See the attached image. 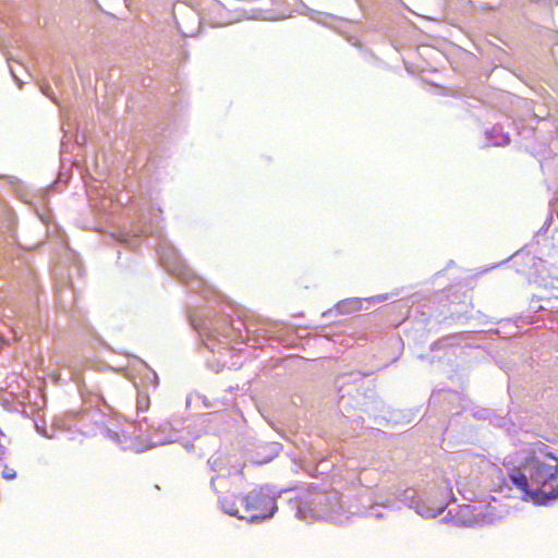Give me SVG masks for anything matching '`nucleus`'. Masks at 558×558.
I'll use <instances>...</instances> for the list:
<instances>
[{
	"mask_svg": "<svg viewBox=\"0 0 558 558\" xmlns=\"http://www.w3.org/2000/svg\"><path fill=\"white\" fill-rule=\"evenodd\" d=\"M140 405L145 404V401L138 400Z\"/></svg>",
	"mask_w": 558,
	"mask_h": 558,
	"instance_id": "20",
	"label": "nucleus"
},
{
	"mask_svg": "<svg viewBox=\"0 0 558 558\" xmlns=\"http://www.w3.org/2000/svg\"><path fill=\"white\" fill-rule=\"evenodd\" d=\"M397 498L409 508L414 509L418 515L425 519L436 518L442 513L446 508V505L442 502L436 504L428 499H418L415 490L411 488L404 489L402 493L397 489Z\"/></svg>",
	"mask_w": 558,
	"mask_h": 558,
	"instance_id": "5",
	"label": "nucleus"
},
{
	"mask_svg": "<svg viewBox=\"0 0 558 558\" xmlns=\"http://www.w3.org/2000/svg\"><path fill=\"white\" fill-rule=\"evenodd\" d=\"M140 405L145 404V401L138 400Z\"/></svg>",
	"mask_w": 558,
	"mask_h": 558,
	"instance_id": "19",
	"label": "nucleus"
},
{
	"mask_svg": "<svg viewBox=\"0 0 558 558\" xmlns=\"http://www.w3.org/2000/svg\"><path fill=\"white\" fill-rule=\"evenodd\" d=\"M518 465L509 469L511 484L521 498L535 505H548L558 499V457L541 441L530 444L517 458Z\"/></svg>",
	"mask_w": 558,
	"mask_h": 558,
	"instance_id": "1",
	"label": "nucleus"
},
{
	"mask_svg": "<svg viewBox=\"0 0 558 558\" xmlns=\"http://www.w3.org/2000/svg\"><path fill=\"white\" fill-rule=\"evenodd\" d=\"M108 202H111V199H107V198H106V199H104V201L101 202V204H100L99 209H100V210H107V208H108L107 203H108Z\"/></svg>",
	"mask_w": 558,
	"mask_h": 558,
	"instance_id": "14",
	"label": "nucleus"
},
{
	"mask_svg": "<svg viewBox=\"0 0 558 558\" xmlns=\"http://www.w3.org/2000/svg\"><path fill=\"white\" fill-rule=\"evenodd\" d=\"M388 300V294H378L376 296L360 299L352 298L341 301L337 305V311L340 314H349L352 312H357L363 310V303H367L368 305H375L377 303H381Z\"/></svg>",
	"mask_w": 558,
	"mask_h": 558,
	"instance_id": "7",
	"label": "nucleus"
},
{
	"mask_svg": "<svg viewBox=\"0 0 558 558\" xmlns=\"http://www.w3.org/2000/svg\"><path fill=\"white\" fill-rule=\"evenodd\" d=\"M482 512L475 506L463 505L459 508L458 513L454 517V523L460 526H474L481 524L492 523V520L481 517Z\"/></svg>",
	"mask_w": 558,
	"mask_h": 558,
	"instance_id": "6",
	"label": "nucleus"
},
{
	"mask_svg": "<svg viewBox=\"0 0 558 558\" xmlns=\"http://www.w3.org/2000/svg\"><path fill=\"white\" fill-rule=\"evenodd\" d=\"M12 76L15 78L16 82H20L19 77L16 76L13 68L10 69Z\"/></svg>",
	"mask_w": 558,
	"mask_h": 558,
	"instance_id": "17",
	"label": "nucleus"
},
{
	"mask_svg": "<svg viewBox=\"0 0 558 558\" xmlns=\"http://www.w3.org/2000/svg\"><path fill=\"white\" fill-rule=\"evenodd\" d=\"M41 92L47 96L49 97L50 99H52L53 101H56L54 97L52 96V94L50 93V87L49 86H43L41 87Z\"/></svg>",
	"mask_w": 558,
	"mask_h": 558,
	"instance_id": "13",
	"label": "nucleus"
},
{
	"mask_svg": "<svg viewBox=\"0 0 558 558\" xmlns=\"http://www.w3.org/2000/svg\"><path fill=\"white\" fill-rule=\"evenodd\" d=\"M165 432H166V427H162V428L160 427L159 428V430L156 433V435L153 436L151 444H150L149 448L161 446V445H167V444H171V442L177 441L178 435L174 432H170L169 436L158 437V433L161 434V433H165Z\"/></svg>",
	"mask_w": 558,
	"mask_h": 558,
	"instance_id": "9",
	"label": "nucleus"
},
{
	"mask_svg": "<svg viewBox=\"0 0 558 558\" xmlns=\"http://www.w3.org/2000/svg\"><path fill=\"white\" fill-rule=\"evenodd\" d=\"M107 436H108L110 439H112V440H114V441H117V442L121 444L120 436H119V434H118L117 432H113V430L108 429V430H107Z\"/></svg>",
	"mask_w": 558,
	"mask_h": 558,
	"instance_id": "12",
	"label": "nucleus"
},
{
	"mask_svg": "<svg viewBox=\"0 0 558 558\" xmlns=\"http://www.w3.org/2000/svg\"><path fill=\"white\" fill-rule=\"evenodd\" d=\"M397 498V489H389L386 494H378L375 498V505L385 508L392 507Z\"/></svg>",
	"mask_w": 558,
	"mask_h": 558,
	"instance_id": "8",
	"label": "nucleus"
},
{
	"mask_svg": "<svg viewBox=\"0 0 558 558\" xmlns=\"http://www.w3.org/2000/svg\"><path fill=\"white\" fill-rule=\"evenodd\" d=\"M2 476L5 478V480H13L16 477V472L11 469V468H5L3 471H2Z\"/></svg>",
	"mask_w": 558,
	"mask_h": 558,
	"instance_id": "11",
	"label": "nucleus"
},
{
	"mask_svg": "<svg viewBox=\"0 0 558 558\" xmlns=\"http://www.w3.org/2000/svg\"><path fill=\"white\" fill-rule=\"evenodd\" d=\"M341 508L338 493L324 494L317 492L301 500L298 508V517L303 520L315 518L328 519L335 523H343V520L338 517Z\"/></svg>",
	"mask_w": 558,
	"mask_h": 558,
	"instance_id": "2",
	"label": "nucleus"
},
{
	"mask_svg": "<svg viewBox=\"0 0 558 558\" xmlns=\"http://www.w3.org/2000/svg\"><path fill=\"white\" fill-rule=\"evenodd\" d=\"M280 496V493L274 490L269 486L253 489L245 497L241 498V504L244 506V512L253 513L248 521L251 523H258L268 520L274 517L277 511L276 499Z\"/></svg>",
	"mask_w": 558,
	"mask_h": 558,
	"instance_id": "3",
	"label": "nucleus"
},
{
	"mask_svg": "<svg viewBox=\"0 0 558 558\" xmlns=\"http://www.w3.org/2000/svg\"><path fill=\"white\" fill-rule=\"evenodd\" d=\"M144 366H145V368H148V366H147V365H144ZM147 372H148L147 376H151V377H153V379H154V381H156V379H157V375H156V373H155V372H153V371H150V369H147Z\"/></svg>",
	"mask_w": 558,
	"mask_h": 558,
	"instance_id": "15",
	"label": "nucleus"
},
{
	"mask_svg": "<svg viewBox=\"0 0 558 558\" xmlns=\"http://www.w3.org/2000/svg\"><path fill=\"white\" fill-rule=\"evenodd\" d=\"M221 509L230 515L238 517L239 519H245V515L240 513L239 508L235 506V500L233 498H222L220 500Z\"/></svg>",
	"mask_w": 558,
	"mask_h": 558,
	"instance_id": "10",
	"label": "nucleus"
},
{
	"mask_svg": "<svg viewBox=\"0 0 558 558\" xmlns=\"http://www.w3.org/2000/svg\"><path fill=\"white\" fill-rule=\"evenodd\" d=\"M157 252L163 267L181 281L189 284L191 290L196 291L203 284V280L195 277L179 253L170 244L166 242L160 243Z\"/></svg>",
	"mask_w": 558,
	"mask_h": 558,
	"instance_id": "4",
	"label": "nucleus"
},
{
	"mask_svg": "<svg viewBox=\"0 0 558 558\" xmlns=\"http://www.w3.org/2000/svg\"><path fill=\"white\" fill-rule=\"evenodd\" d=\"M215 481H216V478H213V480H211V485H213V486L215 485Z\"/></svg>",
	"mask_w": 558,
	"mask_h": 558,
	"instance_id": "21",
	"label": "nucleus"
},
{
	"mask_svg": "<svg viewBox=\"0 0 558 558\" xmlns=\"http://www.w3.org/2000/svg\"><path fill=\"white\" fill-rule=\"evenodd\" d=\"M36 428H37V430H38L40 434H43L44 436H46V437H48V438H50V437H51V436L47 435L44 430H41L38 424L36 425Z\"/></svg>",
	"mask_w": 558,
	"mask_h": 558,
	"instance_id": "16",
	"label": "nucleus"
},
{
	"mask_svg": "<svg viewBox=\"0 0 558 558\" xmlns=\"http://www.w3.org/2000/svg\"><path fill=\"white\" fill-rule=\"evenodd\" d=\"M372 515H374V517H376L378 519L383 517L381 513H372Z\"/></svg>",
	"mask_w": 558,
	"mask_h": 558,
	"instance_id": "18",
	"label": "nucleus"
}]
</instances>
